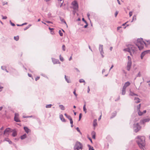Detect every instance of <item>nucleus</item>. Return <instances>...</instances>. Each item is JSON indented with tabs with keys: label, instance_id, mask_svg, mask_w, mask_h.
<instances>
[{
	"label": "nucleus",
	"instance_id": "nucleus-1",
	"mask_svg": "<svg viewBox=\"0 0 150 150\" xmlns=\"http://www.w3.org/2000/svg\"><path fill=\"white\" fill-rule=\"evenodd\" d=\"M139 146L141 149L144 150L145 145V138L143 136H138L136 140Z\"/></svg>",
	"mask_w": 150,
	"mask_h": 150
},
{
	"label": "nucleus",
	"instance_id": "nucleus-2",
	"mask_svg": "<svg viewBox=\"0 0 150 150\" xmlns=\"http://www.w3.org/2000/svg\"><path fill=\"white\" fill-rule=\"evenodd\" d=\"M137 48L134 45H129L127 47L123 49V51L128 52L130 53V55L132 56V53H134L137 50Z\"/></svg>",
	"mask_w": 150,
	"mask_h": 150
},
{
	"label": "nucleus",
	"instance_id": "nucleus-3",
	"mask_svg": "<svg viewBox=\"0 0 150 150\" xmlns=\"http://www.w3.org/2000/svg\"><path fill=\"white\" fill-rule=\"evenodd\" d=\"M144 44L146 45V43L143 41L142 39H138L136 45L138 47L139 50H141L143 48Z\"/></svg>",
	"mask_w": 150,
	"mask_h": 150
},
{
	"label": "nucleus",
	"instance_id": "nucleus-4",
	"mask_svg": "<svg viewBox=\"0 0 150 150\" xmlns=\"http://www.w3.org/2000/svg\"><path fill=\"white\" fill-rule=\"evenodd\" d=\"M142 127L138 123H134L133 125V129L134 132H137L141 129Z\"/></svg>",
	"mask_w": 150,
	"mask_h": 150
},
{
	"label": "nucleus",
	"instance_id": "nucleus-5",
	"mask_svg": "<svg viewBox=\"0 0 150 150\" xmlns=\"http://www.w3.org/2000/svg\"><path fill=\"white\" fill-rule=\"evenodd\" d=\"M74 150H79L80 149L82 150L83 149L82 144L80 142H77L74 147Z\"/></svg>",
	"mask_w": 150,
	"mask_h": 150
},
{
	"label": "nucleus",
	"instance_id": "nucleus-6",
	"mask_svg": "<svg viewBox=\"0 0 150 150\" xmlns=\"http://www.w3.org/2000/svg\"><path fill=\"white\" fill-rule=\"evenodd\" d=\"M13 131V129L10 128H7L5 130L4 132V135L6 137H8L9 135V133Z\"/></svg>",
	"mask_w": 150,
	"mask_h": 150
},
{
	"label": "nucleus",
	"instance_id": "nucleus-7",
	"mask_svg": "<svg viewBox=\"0 0 150 150\" xmlns=\"http://www.w3.org/2000/svg\"><path fill=\"white\" fill-rule=\"evenodd\" d=\"M128 59V61L127 63V70L128 71H129L132 64L131 57L129 56H127Z\"/></svg>",
	"mask_w": 150,
	"mask_h": 150
},
{
	"label": "nucleus",
	"instance_id": "nucleus-8",
	"mask_svg": "<svg viewBox=\"0 0 150 150\" xmlns=\"http://www.w3.org/2000/svg\"><path fill=\"white\" fill-rule=\"evenodd\" d=\"M103 45H100L99 46V50L100 52V54L102 56V57L103 58L104 57L103 55L104 54V52L103 51Z\"/></svg>",
	"mask_w": 150,
	"mask_h": 150
},
{
	"label": "nucleus",
	"instance_id": "nucleus-9",
	"mask_svg": "<svg viewBox=\"0 0 150 150\" xmlns=\"http://www.w3.org/2000/svg\"><path fill=\"white\" fill-rule=\"evenodd\" d=\"M148 53H150V50H147L143 52L141 54V58L143 59L145 55Z\"/></svg>",
	"mask_w": 150,
	"mask_h": 150
},
{
	"label": "nucleus",
	"instance_id": "nucleus-10",
	"mask_svg": "<svg viewBox=\"0 0 150 150\" xmlns=\"http://www.w3.org/2000/svg\"><path fill=\"white\" fill-rule=\"evenodd\" d=\"M141 104H139V105H138L137 106V111L138 112V114L139 115L141 116H142V113L141 112V111L140 110V108L141 107Z\"/></svg>",
	"mask_w": 150,
	"mask_h": 150
},
{
	"label": "nucleus",
	"instance_id": "nucleus-11",
	"mask_svg": "<svg viewBox=\"0 0 150 150\" xmlns=\"http://www.w3.org/2000/svg\"><path fill=\"white\" fill-rule=\"evenodd\" d=\"M150 120V119L149 118H146L145 119H144L142 120H140V123L142 124H144L146 122H148Z\"/></svg>",
	"mask_w": 150,
	"mask_h": 150
},
{
	"label": "nucleus",
	"instance_id": "nucleus-12",
	"mask_svg": "<svg viewBox=\"0 0 150 150\" xmlns=\"http://www.w3.org/2000/svg\"><path fill=\"white\" fill-rule=\"evenodd\" d=\"M52 62L54 64L59 63V62L58 59H56L54 58H52Z\"/></svg>",
	"mask_w": 150,
	"mask_h": 150
},
{
	"label": "nucleus",
	"instance_id": "nucleus-13",
	"mask_svg": "<svg viewBox=\"0 0 150 150\" xmlns=\"http://www.w3.org/2000/svg\"><path fill=\"white\" fill-rule=\"evenodd\" d=\"M73 4V5L74 6V9H77L78 8V5L77 2L76 1H74V3H72Z\"/></svg>",
	"mask_w": 150,
	"mask_h": 150
},
{
	"label": "nucleus",
	"instance_id": "nucleus-14",
	"mask_svg": "<svg viewBox=\"0 0 150 150\" xmlns=\"http://www.w3.org/2000/svg\"><path fill=\"white\" fill-rule=\"evenodd\" d=\"M23 128L25 132L27 133H28V132H30L31 131L28 128V127H24Z\"/></svg>",
	"mask_w": 150,
	"mask_h": 150
},
{
	"label": "nucleus",
	"instance_id": "nucleus-15",
	"mask_svg": "<svg viewBox=\"0 0 150 150\" xmlns=\"http://www.w3.org/2000/svg\"><path fill=\"white\" fill-rule=\"evenodd\" d=\"M13 133L12 134V136L13 137H15L17 135V133L16 131L15 130L13 129L12 131Z\"/></svg>",
	"mask_w": 150,
	"mask_h": 150
},
{
	"label": "nucleus",
	"instance_id": "nucleus-16",
	"mask_svg": "<svg viewBox=\"0 0 150 150\" xmlns=\"http://www.w3.org/2000/svg\"><path fill=\"white\" fill-rule=\"evenodd\" d=\"M117 114V112L115 111L114 112L112 113V116L110 117V119H112L116 116Z\"/></svg>",
	"mask_w": 150,
	"mask_h": 150
},
{
	"label": "nucleus",
	"instance_id": "nucleus-17",
	"mask_svg": "<svg viewBox=\"0 0 150 150\" xmlns=\"http://www.w3.org/2000/svg\"><path fill=\"white\" fill-rule=\"evenodd\" d=\"M4 141H6L7 142H8L9 144H11L12 143V141H10L8 138H5L4 140Z\"/></svg>",
	"mask_w": 150,
	"mask_h": 150
},
{
	"label": "nucleus",
	"instance_id": "nucleus-18",
	"mask_svg": "<svg viewBox=\"0 0 150 150\" xmlns=\"http://www.w3.org/2000/svg\"><path fill=\"white\" fill-rule=\"evenodd\" d=\"M58 2L60 4L59 6L61 7L63 5V4L64 2V0H58Z\"/></svg>",
	"mask_w": 150,
	"mask_h": 150
},
{
	"label": "nucleus",
	"instance_id": "nucleus-19",
	"mask_svg": "<svg viewBox=\"0 0 150 150\" xmlns=\"http://www.w3.org/2000/svg\"><path fill=\"white\" fill-rule=\"evenodd\" d=\"M59 117H60V118L61 120L62 121L64 122H65V120L64 119V118L63 117V116L61 114V115H60Z\"/></svg>",
	"mask_w": 150,
	"mask_h": 150
},
{
	"label": "nucleus",
	"instance_id": "nucleus-20",
	"mask_svg": "<svg viewBox=\"0 0 150 150\" xmlns=\"http://www.w3.org/2000/svg\"><path fill=\"white\" fill-rule=\"evenodd\" d=\"M135 103H138L140 102V99L138 98L135 97L134 98Z\"/></svg>",
	"mask_w": 150,
	"mask_h": 150
},
{
	"label": "nucleus",
	"instance_id": "nucleus-21",
	"mask_svg": "<svg viewBox=\"0 0 150 150\" xmlns=\"http://www.w3.org/2000/svg\"><path fill=\"white\" fill-rule=\"evenodd\" d=\"M97 120L96 119H95L93 121V125L94 127H96L97 125Z\"/></svg>",
	"mask_w": 150,
	"mask_h": 150
},
{
	"label": "nucleus",
	"instance_id": "nucleus-22",
	"mask_svg": "<svg viewBox=\"0 0 150 150\" xmlns=\"http://www.w3.org/2000/svg\"><path fill=\"white\" fill-rule=\"evenodd\" d=\"M26 137V134H25L21 137V139H23L25 138Z\"/></svg>",
	"mask_w": 150,
	"mask_h": 150
},
{
	"label": "nucleus",
	"instance_id": "nucleus-23",
	"mask_svg": "<svg viewBox=\"0 0 150 150\" xmlns=\"http://www.w3.org/2000/svg\"><path fill=\"white\" fill-rule=\"evenodd\" d=\"M60 19L61 21L64 22L66 25L67 27V24L64 20L62 18H60Z\"/></svg>",
	"mask_w": 150,
	"mask_h": 150
},
{
	"label": "nucleus",
	"instance_id": "nucleus-24",
	"mask_svg": "<svg viewBox=\"0 0 150 150\" xmlns=\"http://www.w3.org/2000/svg\"><path fill=\"white\" fill-rule=\"evenodd\" d=\"M14 120L15 121L17 122H20V120L18 119V117H14Z\"/></svg>",
	"mask_w": 150,
	"mask_h": 150
},
{
	"label": "nucleus",
	"instance_id": "nucleus-25",
	"mask_svg": "<svg viewBox=\"0 0 150 150\" xmlns=\"http://www.w3.org/2000/svg\"><path fill=\"white\" fill-rule=\"evenodd\" d=\"M59 107L61 110H65L64 107L63 105H59Z\"/></svg>",
	"mask_w": 150,
	"mask_h": 150
},
{
	"label": "nucleus",
	"instance_id": "nucleus-26",
	"mask_svg": "<svg viewBox=\"0 0 150 150\" xmlns=\"http://www.w3.org/2000/svg\"><path fill=\"white\" fill-rule=\"evenodd\" d=\"M130 83L129 82L127 81V82H126L125 83L124 85L125 86L127 87V86H129L130 85Z\"/></svg>",
	"mask_w": 150,
	"mask_h": 150
},
{
	"label": "nucleus",
	"instance_id": "nucleus-27",
	"mask_svg": "<svg viewBox=\"0 0 150 150\" xmlns=\"http://www.w3.org/2000/svg\"><path fill=\"white\" fill-rule=\"evenodd\" d=\"M88 146L89 148V150H95L92 146H91L89 144L88 145Z\"/></svg>",
	"mask_w": 150,
	"mask_h": 150
},
{
	"label": "nucleus",
	"instance_id": "nucleus-28",
	"mask_svg": "<svg viewBox=\"0 0 150 150\" xmlns=\"http://www.w3.org/2000/svg\"><path fill=\"white\" fill-rule=\"evenodd\" d=\"M64 78L65 79V80L68 83H71L70 81L69 80V79H67V77L65 75V76H64Z\"/></svg>",
	"mask_w": 150,
	"mask_h": 150
},
{
	"label": "nucleus",
	"instance_id": "nucleus-29",
	"mask_svg": "<svg viewBox=\"0 0 150 150\" xmlns=\"http://www.w3.org/2000/svg\"><path fill=\"white\" fill-rule=\"evenodd\" d=\"M86 103L84 104L83 107V111L85 112V113L86 112Z\"/></svg>",
	"mask_w": 150,
	"mask_h": 150
},
{
	"label": "nucleus",
	"instance_id": "nucleus-30",
	"mask_svg": "<svg viewBox=\"0 0 150 150\" xmlns=\"http://www.w3.org/2000/svg\"><path fill=\"white\" fill-rule=\"evenodd\" d=\"M64 115L69 120H70V119L71 118V117L70 116L68 115L66 113H65L64 114Z\"/></svg>",
	"mask_w": 150,
	"mask_h": 150
},
{
	"label": "nucleus",
	"instance_id": "nucleus-31",
	"mask_svg": "<svg viewBox=\"0 0 150 150\" xmlns=\"http://www.w3.org/2000/svg\"><path fill=\"white\" fill-rule=\"evenodd\" d=\"M129 95L131 96H137V95L136 94H135L134 93L131 92V91H130V93H129Z\"/></svg>",
	"mask_w": 150,
	"mask_h": 150
},
{
	"label": "nucleus",
	"instance_id": "nucleus-32",
	"mask_svg": "<svg viewBox=\"0 0 150 150\" xmlns=\"http://www.w3.org/2000/svg\"><path fill=\"white\" fill-rule=\"evenodd\" d=\"M126 93V89L122 88V95H124Z\"/></svg>",
	"mask_w": 150,
	"mask_h": 150
},
{
	"label": "nucleus",
	"instance_id": "nucleus-33",
	"mask_svg": "<svg viewBox=\"0 0 150 150\" xmlns=\"http://www.w3.org/2000/svg\"><path fill=\"white\" fill-rule=\"evenodd\" d=\"M60 60L62 62H63L64 61V59L62 57L61 55H60L59 56Z\"/></svg>",
	"mask_w": 150,
	"mask_h": 150
},
{
	"label": "nucleus",
	"instance_id": "nucleus-34",
	"mask_svg": "<svg viewBox=\"0 0 150 150\" xmlns=\"http://www.w3.org/2000/svg\"><path fill=\"white\" fill-rule=\"evenodd\" d=\"M14 39L16 41H18V40L19 39V37L18 36L14 37Z\"/></svg>",
	"mask_w": 150,
	"mask_h": 150
},
{
	"label": "nucleus",
	"instance_id": "nucleus-35",
	"mask_svg": "<svg viewBox=\"0 0 150 150\" xmlns=\"http://www.w3.org/2000/svg\"><path fill=\"white\" fill-rule=\"evenodd\" d=\"M52 105V104L47 105H46L45 107L46 108H50L51 107Z\"/></svg>",
	"mask_w": 150,
	"mask_h": 150
},
{
	"label": "nucleus",
	"instance_id": "nucleus-36",
	"mask_svg": "<svg viewBox=\"0 0 150 150\" xmlns=\"http://www.w3.org/2000/svg\"><path fill=\"white\" fill-rule=\"evenodd\" d=\"M136 20V15H134L133 16L132 20V21H131V22H132L134 20Z\"/></svg>",
	"mask_w": 150,
	"mask_h": 150
},
{
	"label": "nucleus",
	"instance_id": "nucleus-37",
	"mask_svg": "<svg viewBox=\"0 0 150 150\" xmlns=\"http://www.w3.org/2000/svg\"><path fill=\"white\" fill-rule=\"evenodd\" d=\"M79 82L80 83H81L82 82H85V81L83 79H81L79 80Z\"/></svg>",
	"mask_w": 150,
	"mask_h": 150
},
{
	"label": "nucleus",
	"instance_id": "nucleus-38",
	"mask_svg": "<svg viewBox=\"0 0 150 150\" xmlns=\"http://www.w3.org/2000/svg\"><path fill=\"white\" fill-rule=\"evenodd\" d=\"M59 33L60 35L61 36H63V33H62V32L61 30H59Z\"/></svg>",
	"mask_w": 150,
	"mask_h": 150
},
{
	"label": "nucleus",
	"instance_id": "nucleus-39",
	"mask_svg": "<svg viewBox=\"0 0 150 150\" xmlns=\"http://www.w3.org/2000/svg\"><path fill=\"white\" fill-rule=\"evenodd\" d=\"M65 46L64 45H63L62 47V50L64 51H65Z\"/></svg>",
	"mask_w": 150,
	"mask_h": 150
},
{
	"label": "nucleus",
	"instance_id": "nucleus-40",
	"mask_svg": "<svg viewBox=\"0 0 150 150\" xmlns=\"http://www.w3.org/2000/svg\"><path fill=\"white\" fill-rule=\"evenodd\" d=\"M6 68V67L5 66H2L1 67V69L3 70H5Z\"/></svg>",
	"mask_w": 150,
	"mask_h": 150
},
{
	"label": "nucleus",
	"instance_id": "nucleus-41",
	"mask_svg": "<svg viewBox=\"0 0 150 150\" xmlns=\"http://www.w3.org/2000/svg\"><path fill=\"white\" fill-rule=\"evenodd\" d=\"M73 93L74 95L76 97H77V94L76 93V90L74 89V91L73 92Z\"/></svg>",
	"mask_w": 150,
	"mask_h": 150
},
{
	"label": "nucleus",
	"instance_id": "nucleus-42",
	"mask_svg": "<svg viewBox=\"0 0 150 150\" xmlns=\"http://www.w3.org/2000/svg\"><path fill=\"white\" fill-rule=\"evenodd\" d=\"M82 113H81L79 114V120H81V118L82 116Z\"/></svg>",
	"mask_w": 150,
	"mask_h": 150
},
{
	"label": "nucleus",
	"instance_id": "nucleus-43",
	"mask_svg": "<svg viewBox=\"0 0 150 150\" xmlns=\"http://www.w3.org/2000/svg\"><path fill=\"white\" fill-rule=\"evenodd\" d=\"M146 110H144L143 112L141 111V112L142 114V115L146 113Z\"/></svg>",
	"mask_w": 150,
	"mask_h": 150
},
{
	"label": "nucleus",
	"instance_id": "nucleus-44",
	"mask_svg": "<svg viewBox=\"0 0 150 150\" xmlns=\"http://www.w3.org/2000/svg\"><path fill=\"white\" fill-rule=\"evenodd\" d=\"M118 11H116L115 13V17H117V14H118Z\"/></svg>",
	"mask_w": 150,
	"mask_h": 150
},
{
	"label": "nucleus",
	"instance_id": "nucleus-45",
	"mask_svg": "<svg viewBox=\"0 0 150 150\" xmlns=\"http://www.w3.org/2000/svg\"><path fill=\"white\" fill-rule=\"evenodd\" d=\"M70 121V123L71 124H73V121L72 120V118L69 120Z\"/></svg>",
	"mask_w": 150,
	"mask_h": 150
},
{
	"label": "nucleus",
	"instance_id": "nucleus-46",
	"mask_svg": "<svg viewBox=\"0 0 150 150\" xmlns=\"http://www.w3.org/2000/svg\"><path fill=\"white\" fill-rule=\"evenodd\" d=\"M19 116V114L18 113H15V114L14 117H18Z\"/></svg>",
	"mask_w": 150,
	"mask_h": 150
},
{
	"label": "nucleus",
	"instance_id": "nucleus-47",
	"mask_svg": "<svg viewBox=\"0 0 150 150\" xmlns=\"http://www.w3.org/2000/svg\"><path fill=\"white\" fill-rule=\"evenodd\" d=\"M76 129L78 131V132H79L81 134V132H80V130L79 129L78 127H76Z\"/></svg>",
	"mask_w": 150,
	"mask_h": 150
},
{
	"label": "nucleus",
	"instance_id": "nucleus-48",
	"mask_svg": "<svg viewBox=\"0 0 150 150\" xmlns=\"http://www.w3.org/2000/svg\"><path fill=\"white\" fill-rule=\"evenodd\" d=\"M10 24L12 26H14L15 25V24L14 23H12L11 21H10Z\"/></svg>",
	"mask_w": 150,
	"mask_h": 150
},
{
	"label": "nucleus",
	"instance_id": "nucleus-49",
	"mask_svg": "<svg viewBox=\"0 0 150 150\" xmlns=\"http://www.w3.org/2000/svg\"><path fill=\"white\" fill-rule=\"evenodd\" d=\"M82 20L85 23H87V21L85 20L84 18H82Z\"/></svg>",
	"mask_w": 150,
	"mask_h": 150
},
{
	"label": "nucleus",
	"instance_id": "nucleus-50",
	"mask_svg": "<svg viewBox=\"0 0 150 150\" xmlns=\"http://www.w3.org/2000/svg\"><path fill=\"white\" fill-rule=\"evenodd\" d=\"M1 16L2 17V19H6L7 18V17L6 16H4L3 15H2Z\"/></svg>",
	"mask_w": 150,
	"mask_h": 150
},
{
	"label": "nucleus",
	"instance_id": "nucleus-51",
	"mask_svg": "<svg viewBox=\"0 0 150 150\" xmlns=\"http://www.w3.org/2000/svg\"><path fill=\"white\" fill-rule=\"evenodd\" d=\"M51 14L50 13H49L47 14L48 17V18H50L51 17Z\"/></svg>",
	"mask_w": 150,
	"mask_h": 150
},
{
	"label": "nucleus",
	"instance_id": "nucleus-52",
	"mask_svg": "<svg viewBox=\"0 0 150 150\" xmlns=\"http://www.w3.org/2000/svg\"><path fill=\"white\" fill-rule=\"evenodd\" d=\"M132 11H130L129 12V15L130 17H131V16H132Z\"/></svg>",
	"mask_w": 150,
	"mask_h": 150
},
{
	"label": "nucleus",
	"instance_id": "nucleus-53",
	"mask_svg": "<svg viewBox=\"0 0 150 150\" xmlns=\"http://www.w3.org/2000/svg\"><path fill=\"white\" fill-rule=\"evenodd\" d=\"M7 3H8L7 2H3V6H4L5 4H7Z\"/></svg>",
	"mask_w": 150,
	"mask_h": 150
},
{
	"label": "nucleus",
	"instance_id": "nucleus-54",
	"mask_svg": "<svg viewBox=\"0 0 150 150\" xmlns=\"http://www.w3.org/2000/svg\"><path fill=\"white\" fill-rule=\"evenodd\" d=\"M141 76V74H140V72H139L138 74H137V77H140Z\"/></svg>",
	"mask_w": 150,
	"mask_h": 150
},
{
	"label": "nucleus",
	"instance_id": "nucleus-55",
	"mask_svg": "<svg viewBox=\"0 0 150 150\" xmlns=\"http://www.w3.org/2000/svg\"><path fill=\"white\" fill-rule=\"evenodd\" d=\"M40 79V77L37 76L35 79V80L36 81H37Z\"/></svg>",
	"mask_w": 150,
	"mask_h": 150
},
{
	"label": "nucleus",
	"instance_id": "nucleus-56",
	"mask_svg": "<svg viewBox=\"0 0 150 150\" xmlns=\"http://www.w3.org/2000/svg\"><path fill=\"white\" fill-rule=\"evenodd\" d=\"M86 25H85L84 26V28H87V27L88 26V23H86Z\"/></svg>",
	"mask_w": 150,
	"mask_h": 150
},
{
	"label": "nucleus",
	"instance_id": "nucleus-57",
	"mask_svg": "<svg viewBox=\"0 0 150 150\" xmlns=\"http://www.w3.org/2000/svg\"><path fill=\"white\" fill-rule=\"evenodd\" d=\"M90 91V88L89 86H88V90H87V92L88 93H89V91Z\"/></svg>",
	"mask_w": 150,
	"mask_h": 150
},
{
	"label": "nucleus",
	"instance_id": "nucleus-58",
	"mask_svg": "<svg viewBox=\"0 0 150 150\" xmlns=\"http://www.w3.org/2000/svg\"><path fill=\"white\" fill-rule=\"evenodd\" d=\"M28 28H29L28 27V26H27L25 28H24V30H27V29H28Z\"/></svg>",
	"mask_w": 150,
	"mask_h": 150
},
{
	"label": "nucleus",
	"instance_id": "nucleus-59",
	"mask_svg": "<svg viewBox=\"0 0 150 150\" xmlns=\"http://www.w3.org/2000/svg\"><path fill=\"white\" fill-rule=\"evenodd\" d=\"M88 139L90 141L91 143H92L93 142H92V139H91V138L90 137H88Z\"/></svg>",
	"mask_w": 150,
	"mask_h": 150
},
{
	"label": "nucleus",
	"instance_id": "nucleus-60",
	"mask_svg": "<svg viewBox=\"0 0 150 150\" xmlns=\"http://www.w3.org/2000/svg\"><path fill=\"white\" fill-rule=\"evenodd\" d=\"M95 137H96V136H95V134H94L92 136V138L93 139H95Z\"/></svg>",
	"mask_w": 150,
	"mask_h": 150
},
{
	"label": "nucleus",
	"instance_id": "nucleus-61",
	"mask_svg": "<svg viewBox=\"0 0 150 150\" xmlns=\"http://www.w3.org/2000/svg\"><path fill=\"white\" fill-rule=\"evenodd\" d=\"M75 69L78 72H79V71L78 70V69L76 68H75Z\"/></svg>",
	"mask_w": 150,
	"mask_h": 150
},
{
	"label": "nucleus",
	"instance_id": "nucleus-62",
	"mask_svg": "<svg viewBox=\"0 0 150 150\" xmlns=\"http://www.w3.org/2000/svg\"><path fill=\"white\" fill-rule=\"evenodd\" d=\"M49 29L50 30V31H52V30L54 29L53 28H50L49 27Z\"/></svg>",
	"mask_w": 150,
	"mask_h": 150
},
{
	"label": "nucleus",
	"instance_id": "nucleus-63",
	"mask_svg": "<svg viewBox=\"0 0 150 150\" xmlns=\"http://www.w3.org/2000/svg\"><path fill=\"white\" fill-rule=\"evenodd\" d=\"M3 88V87H0V92L2 91Z\"/></svg>",
	"mask_w": 150,
	"mask_h": 150
},
{
	"label": "nucleus",
	"instance_id": "nucleus-64",
	"mask_svg": "<svg viewBox=\"0 0 150 150\" xmlns=\"http://www.w3.org/2000/svg\"><path fill=\"white\" fill-rule=\"evenodd\" d=\"M87 16H88V17L89 19V16H90V14L89 13H87Z\"/></svg>",
	"mask_w": 150,
	"mask_h": 150
}]
</instances>
